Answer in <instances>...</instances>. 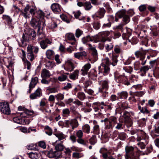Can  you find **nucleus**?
<instances>
[{"mask_svg":"<svg viewBox=\"0 0 159 159\" xmlns=\"http://www.w3.org/2000/svg\"><path fill=\"white\" fill-rule=\"evenodd\" d=\"M39 43L41 48L43 49H45L48 47V45H50L52 43V40L46 38L45 40H42Z\"/></svg>","mask_w":159,"mask_h":159,"instance_id":"nucleus-11","label":"nucleus"},{"mask_svg":"<svg viewBox=\"0 0 159 159\" xmlns=\"http://www.w3.org/2000/svg\"><path fill=\"white\" fill-rule=\"evenodd\" d=\"M99 40L98 39V36L91 37L89 35H88L85 37H84L82 39V41L84 44H86L89 41H94L95 42H97Z\"/></svg>","mask_w":159,"mask_h":159,"instance_id":"nucleus-10","label":"nucleus"},{"mask_svg":"<svg viewBox=\"0 0 159 159\" xmlns=\"http://www.w3.org/2000/svg\"><path fill=\"white\" fill-rule=\"evenodd\" d=\"M63 114L65 116L69 115L70 111L68 108L64 109L62 110Z\"/></svg>","mask_w":159,"mask_h":159,"instance_id":"nucleus-64","label":"nucleus"},{"mask_svg":"<svg viewBox=\"0 0 159 159\" xmlns=\"http://www.w3.org/2000/svg\"><path fill=\"white\" fill-rule=\"evenodd\" d=\"M73 14H74L75 17L77 19H79V20H81V19L79 18V16L81 14V13L80 11H77L74 12Z\"/></svg>","mask_w":159,"mask_h":159,"instance_id":"nucleus-54","label":"nucleus"},{"mask_svg":"<svg viewBox=\"0 0 159 159\" xmlns=\"http://www.w3.org/2000/svg\"><path fill=\"white\" fill-rule=\"evenodd\" d=\"M47 90L49 92V93H57L59 91L58 88L57 87L48 88Z\"/></svg>","mask_w":159,"mask_h":159,"instance_id":"nucleus-29","label":"nucleus"},{"mask_svg":"<svg viewBox=\"0 0 159 159\" xmlns=\"http://www.w3.org/2000/svg\"><path fill=\"white\" fill-rule=\"evenodd\" d=\"M92 84L91 82L89 80L85 81L84 83V87L86 88Z\"/></svg>","mask_w":159,"mask_h":159,"instance_id":"nucleus-63","label":"nucleus"},{"mask_svg":"<svg viewBox=\"0 0 159 159\" xmlns=\"http://www.w3.org/2000/svg\"><path fill=\"white\" fill-rule=\"evenodd\" d=\"M65 37L66 39L69 40H72L75 39L74 34L71 33L66 34Z\"/></svg>","mask_w":159,"mask_h":159,"instance_id":"nucleus-33","label":"nucleus"},{"mask_svg":"<svg viewBox=\"0 0 159 159\" xmlns=\"http://www.w3.org/2000/svg\"><path fill=\"white\" fill-rule=\"evenodd\" d=\"M111 58L112 62L111 63V64L113 66H115L117 64L118 60L117 59V57L116 56H114L112 54Z\"/></svg>","mask_w":159,"mask_h":159,"instance_id":"nucleus-40","label":"nucleus"},{"mask_svg":"<svg viewBox=\"0 0 159 159\" xmlns=\"http://www.w3.org/2000/svg\"><path fill=\"white\" fill-rule=\"evenodd\" d=\"M93 7L90 2H84V7L85 10H90Z\"/></svg>","mask_w":159,"mask_h":159,"instance_id":"nucleus-35","label":"nucleus"},{"mask_svg":"<svg viewBox=\"0 0 159 159\" xmlns=\"http://www.w3.org/2000/svg\"><path fill=\"white\" fill-rule=\"evenodd\" d=\"M117 95L119 98L125 99L128 97V93L126 91H123L118 93H117Z\"/></svg>","mask_w":159,"mask_h":159,"instance_id":"nucleus-24","label":"nucleus"},{"mask_svg":"<svg viewBox=\"0 0 159 159\" xmlns=\"http://www.w3.org/2000/svg\"><path fill=\"white\" fill-rule=\"evenodd\" d=\"M83 31L80 29H77L75 34L76 37L79 38L83 34Z\"/></svg>","mask_w":159,"mask_h":159,"instance_id":"nucleus-57","label":"nucleus"},{"mask_svg":"<svg viewBox=\"0 0 159 159\" xmlns=\"http://www.w3.org/2000/svg\"><path fill=\"white\" fill-rule=\"evenodd\" d=\"M102 69L103 70V71L101 72L100 68L99 67V72L98 74H99L100 73L103 72V75H106L109 73L110 71V69L109 67V60L108 57H106L102 60Z\"/></svg>","mask_w":159,"mask_h":159,"instance_id":"nucleus-2","label":"nucleus"},{"mask_svg":"<svg viewBox=\"0 0 159 159\" xmlns=\"http://www.w3.org/2000/svg\"><path fill=\"white\" fill-rule=\"evenodd\" d=\"M60 17L62 20L66 22L67 23H69L70 22V20L67 16L64 14H61L60 15Z\"/></svg>","mask_w":159,"mask_h":159,"instance_id":"nucleus-48","label":"nucleus"},{"mask_svg":"<svg viewBox=\"0 0 159 159\" xmlns=\"http://www.w3.org/2000/svg\"><path fill=\"white\" fill-rule=\"evenodd\" d=\"M51 8L55 13L58 14L61 11V7L57 3H54L52 4Z\"/></svg>","mask_w":159,"mask_h":159,"instance_id":"nucleus-17","label":"nucleus"},{"mask_svg":"<svg viewBox=\"0 0 159 159\" xmlns=\"http://www.w3.org/2000/svg\"><path fill=\"white\" fill-rule=\"evenodd\" d=\"M114 51L117 54L120 53L122 50L120 47L118 46H116L114 48Z\"/></svg>","mask_w":159,"mask_h":159,"instance_id":"nucleus-62","label":"nucleus"},{"mask_svg":"<svg viewBox=\"0 0 159 159\" xmlns=\"http://www.w3.org/2000/svg\"><path fill=\"white\" fill-rule=\"evenodd\" d=\"M38 82V78L37 77H35L34 78H32L31 79V81L30 82L29 85L30 86H33L34 87L36 84H37Z\"/></svg>","mask_w":159,"mask_h":159,"instance_id":"nucleus-27","label":"nucleus"},{"mask_svg":"<svg viewBox=\"0 0 159 159\" xmlns=\"http://www.w3.org/2000/svg\"><path fill=\"white\" fill-rule=\"evenodd\" d=\"M13 120L15 122L19 124H23V119H19L18 117H14L13 119Z\"/></svg>","mask_w":159,"mask_h":159,"instance_id":"nucleus-56","label":"nucleus"},{"mask_svg":"<svg viewBox=\"0 0 159 159\" xmlns=\"http://www.w3.org/2000/svg\"><path fill=\"white\" fill-rule=\"evenodd\" d=\"M93 26L94 29L98 30L99 29L100 27V23L99 22L96 21L93 23Z\"/></svg>","mask_w":159,"mask_h":159,"instance_id":"nucleus-50","label":"nucleus"},{"mask_svg":"<svg viewBox=\"0 0 159 159\" xmlns=\"http://www.w3.org/2000/svg\"><path fill=\"white\" fill-rule=\"evenodd\" d=\"M42 24L41 21H40L38 18H33L30 21V25L35 29L38 28L40 29L41 25Z\"/></svg>","mask_w":159,"mask_h":159,"instance_id":"nucleus-9","label":"nucleus"},{"mask_svg":"<svg viewBox=\"0 0 159 159\" xmlns=\"http://www.w3.org/2000/svg\"><path fill=\"white\" fill-rule=\"evenodd\" d=\"M46 54L47 58L48 59H50L52 57L55 53L52 50L48 49L46 52Z\"/></svg>","mask_w":159,"mask_h":159,"instance_id":"nucleus-26","label":"nucleus"},{"mask_svg":"<svg viewBox=\"0 0 159 159\" xmlns=\"http://www.w3.org/2000/svg\"><path fill=\"white\" fill-rule=\"evenodd\" d=\"M77 97L81 101L84 100L85 98V94L83 92H79L77 93Z\"/></svg>","mask_w":159,"mask_h":159,"instance_id":"nucleus-37","label":"nucleus"},{"mask_svg":"<svg viewBox=\"0 0 159 159\" xmlns=\"http://www.w3.org/2000/svg\"><path fill=\"white\" fill-rule=\"evenodd\" d=\"M83 135V132L81 130H79L77 131L76 132V135L78 138H82Z\"/></svg>","mask_w":159,"mask_h":159,"instance_id":"nucleus-61","label":"nucleus"},{"mask_svg":"<svg viewBox=\"0 0 159 159\" xmlns=\"http://www.w3.org/2000/svg\"><path fill=\"white\" fill-rule=\"evenodd\" d=\"M113 47V45L112 43H109L106 45L105 48L107 51L108 52L111 50Z\"/></svg>","mask_w":159,"mask_h":159,"instance_id":"nucleus-55","label":"nucleus"},{"mask_svg":"<svg viewBox=\"0 0 159 159\" xmlns=\"http://www.w3.org/2000/svg\"><path fill=\"white\" fill-rule=\"evenodd\" d=\"M42 94L41 89L38 88L35 92L30 95V98L32 99L36 98L38 97H39Z\"/></svg>","mask_w":159,"mask_h":159,"instance_id":"nucleus-19","label":"nucleus"},{"mask_svg":"<svg viewBox=\"0 0 159 159\" xmlns=\"http://www.w3.org/2000/svg\"><path fill=\"white\" fill-rule=\"evenodd\" d=\"M79 70H75L71 75H70V78L73 80H75L78 78L79 75Z\"/></svg>","mask_w":159,"mask_h":159,"instance_id":"nucleus-25","label":"nucleus"},{"mask_svg":"<svg viewBox=\"0 0 159 159\" xmlns=\"http://www.w3.org/2000/svg\"><path fill=\"white\" fill-rule=\"evenodd\" d=\"M62 67L66 70L68 71H71L75 68L74 64L70 60H67L65 64L62 65Z\"/></svg>","mask_w":159,"mask_h":159,"instance_id":"nucleus-13","label":"nucleus"},{"mask_svg":"<svg viewBox=\"0 0 159 159\" xmlns=\"http://www.w3.org/2000/svg\"><path fill=\"white\" fill-rule=\"evenodd\" d=\"M56 150L53 151L51 149L48 152V156L50 158H56L60 155L58 152L57 151H61L64 148V146L61 144H57L55 147Z\"/></svg>","mask_w":159,"mask_h":159,"instance_id":"nucleus-1","label":"nucleus"},{"mask_svg":"<svg viewBox=\"0 0 159 159\" xmlns=\"http://www.w3.org/2000/svg\"><path fill=\"white\" fill-rule=\"evenodd\" d=\"M144 94L143 91L136 92L133 93V95L134 96H137L139 97H141Z\"/></svg>","mask_w":159,"mask_h":159,"instance_id":"nucleus-53","label":"nucleus"},{"mask_svg":"<svg viewBox=\"0 0 159 159\" xmlns=\"http://www.w3.org/2000/svg\"><path fill=\"white\" fill-rule=\"evenodd\" d=\"M113 107V105L111 103L107 102L105 107V109L107 110H111Z\"/></svg>","mask_w":159,"mask_h":159,"instance_id":"nucleus-52","label":"nucleus"},{"mask_svg":"<svg viewBox=\"0 0 159 159\" xmlns=\"http://www.w3.org/2000/svg\"><path fill=\"white\" fill-rule=\"evenodd\" d=\"M0 110L3 113L8 115L10 113V109L7 102L0 103Z\"/></svg>","mask_w":159,"mask_h":159,"instance_id":"nucleus-7","label":"nucleus"},{"mask_svg":"<svg viewBox=\"0 0 159 159\" xmlns=\"http://www.w3.org/2000/svg\"><path fill=\"white\" fill-rule=\"evenodd\" d=\"M123 17V21L125 24H127L130 21V18L128 15L125 14Z\"/></svg>","mask_w":159,"mask_h":159,"instance_id":"nucleus-46","label":"nucleus"},{"mask_svg":"<svg viewBox=\"0 0 159 159\" xmlns=\"http://www.w3.org/2000/svg\"><path fill=\"white\" fill-rule=\"evenodd\" d=\"M45 129L46 130L45 133L49 136L52 135V129L48 126H46L45 127Z\"/></svg>","mask_w":159,"mask_h":159,"instance_id":"nucleus-41","label":"nucleus"},{"mask_svg":"<svg viewBox=\"0 0 159 159\" xmlns=\"http://www.w3.org/2000/svg\"><path fill=\"white\" fill-rule=\"evenodd\" d=\"M55 135L58 139V140L61 141L65 139L66 137V135L62 133H60L55 134Z\"/></svg>","mask_w":159,"mask_h":159,"instance_id":"nucleus-31","label":"nucleus"},{"mask_svg":"<svg viewBox=\"0 0 159 159\" xmlns=\"http://www.w3.org/2000/svg\"><path fill=\"white\" fill-rule=\"evenodd\" d=\"M72 152V151L69 148H66L65 153L66 155V157L65 158L70 159L71 156V153Z\"/></svg>","mask_w":159,"mask_h":159,"instance_id":"nucleus-39","label":"nucleus"},{"mask_svg":"<svg viewBox=\"0 0 159 159\" xmlns=\"http://www.w3.org/2000/svg\"><path fill=\"white\" fill-rule=\"evenodd\" d=\"M82 129L83 131L87 134H89L90 132V127L89 125L88 124H86L82 126Z\"/></svg>","mask_w":159,"mask_h":159,"instance_id":"nucleus-38","label":"nucleus"},{"mask_svg":"<svg viewBox=\"0 0 159 159\" xmlns=\"http://www.w3.org/2000/svg\"><path fill=\"white\" fill-rule=\"evenodd\" d=\"M26 148L28 150H30L36 151L38 149V147L35 144H31L29 145H27Z\"/></svg>","mask_w":159,"mask_h":159,"instance_id":"nucleus-34","label":"nucleus"},{"mask_svg":"<svg viewBox=\"0 0 159 159\" xmlns=\"http://www.w3.org/2000/svg\"><path fill=\"white\" fill-rule=\"evenodd\" d=\"M29 157L32 159H39V155L37 153L31 152L28 154Z\"/></svg>","mask_w":159,"mask_h":159,"instance_id":"nucleus-36","label":"nucleus"},{"mask_svg":"<svg viewBox=\"0 0 159 159\" xmlns=\"http://www.w3.org/2000/svg\"><path fill=\"white\" fill-rule=\"evenodd\" d=\"M31 45H29L27 47V55L28 59L32 61L36 57L37 55L34 54L32 52V48Z\"/></svg>","mask_w":159,"mask_h":159,"instance_id":"nucleus-12","label":"nucleus"},{"mask_svg":"<svg viewBox=\"0 0 159 159\" xmlns=\"http://www.w3.org/2000/svg\"><path fill=\"white\" fill-rule=\"evenodd\" d=\"M26 40V39L25 38V36L24 34H23L22 39H21V44H20L19 43V46L20 47H23L25 46V42Z\"/></svg>","mask_w":159,"mask_h":159,"instance_id":"nucleus-47","label":"nucleus"},{"mask_svg":"<svg viewBox=\"0 0 159 159\" xmlns=\"http://www.w3.org/2000/svg\"><path fill=\"white\" fill-rule=\"evenodd\" d=\"M37 37L39 43L45 37V34L43 33L42 30L41 29L38 30Z\"/></svg>","mask_w":159,"mask_h":159,"instance_id":"nucleus-23","label":"nucleus"},{"mask_svg":"<svg viewBox=\"0 0 159 159\" xmlns=\"http://www.w3.org/2000/svg\"><path fill=\"white\" fill-rule=\"evenodd\" d=\"M91 50L92 51V54L93 57L96 58L97 57L98 53L97 51L95 48H91Z\"/></svg>","mask_w":159,"mask_h":159,"instance_id":"nucleus-49","label":"nucleus"},{"mask_svg":"<svg viewBox=\"0 0 159 159\" xmlns=\"http://www.w3.org/2000/svg\"><path fill=\"white\" fill-rule=\"evenodd\" d=\"M140 65L141 63L139 61H135L134 64V69L136 70L140 69Z\"/></svg>","mask_w":159,"mask_h":159,"instance_id":"nucleus-45","label":"nucleus"},{"mask_svg":"<svg viewBox=\"0 0 159 159\" xmlns=\"http://www.w3.org/2000/svg\"><path fill=\"white\" fill-rule=\"evenodd\" d=\"M116 122L117 119L116 117L114 116H110L105 125V129H112Z\"/></svg>","mask_w":159,"mask_h":159,"instance_id":"nucleus-4","label":"nucleus"},{"mask_svg":"<svg viewBox=\"0 0 159 159\" xmlns=\"http://www.w3.org/2000/svg\"><path fill=\"white\" fill-rule=\"evenodd\" d=\"M51 75L50 72L46 69H43L41 74V77L43 78H48Z\"/></svg>","mask_w":159,"mask_h":159,"instance_id":"nucleus-20","label":"nucleus"},{"mask_svg":"<svg viewBox=\"0 0 159 159\" xmlns=\"http://www.w3.org/2000/svg\"><path fill=\"white\" fill-rule=\"evenodd\" d=\"M18 110L19 111H23V112L20 113V116L22 117H25L26 116L25 115V114L28 115H32L34 113L33 111L29 110L21 106H20L18 107Z\"/></svg>","mask_w":159,"mask_h":159,"instance_id":"nucleus-14","label":"nucleus"},{"mask_svg":"<svg viewBox=\"0 0 159 159\" xmlns=\"http://www.w3.org/2000/svg\"><path fill=\"white\" fill-rule=\"evenodd\" d=\"M114 74L116 80L118 83L122 82L126 79L125 76L120 75L117 72H115Z\"/></svg>","mask_w":159,"mask_h":159,"instance_id":"nucleus-16","label":"nucleus"},{"mask_svg":"<svg viewBox=\"0 0 159 159\" xmlns=\"http://www.w3.org/2000/svg\"><path fill=\"white\" fill-rule=\"evenodd\" d=\"M126 153L125 155V159H130L129 157L134 155V148L132 146H126L125 148Z\"/></svg>","mask_w":159,"mask_h":159,"instance_id":"nucleus-15","label":"nucleus"},{"mask_svg":"<svg viewBox=\"0 0 159 159\" xmlns=\"http://www.w3.org/2000/svg\"><path fill=\"white\" fill-rule=\"evenodd\" d=\"M126 12L124 10H122L118 11L116 13V17L121 18L126 14Z\"/></svg>","mask_w":159,"mask_h":159,"instance_id":"nucleus-32","label":"nucleus"},{"mask_svg":"<svg viewBox=\"0 0 159 159\" xmlns=\"http://www.w3.org/2000/svg\"><path fill=\"white\" fill-rule=\"evenodd\" d=\"M67 78V76L64 75H62L58 77V80L60 81H63L66 80Z\"/></svg>","mask_w":159,"mask_h":159,"instance_id":"nucleus-59","label":"nucleus"},{"mask_svg":"<svg viewBox=\"0 0 159 159\" xmlns=\"http://www.w3.org/2000/svg\"><path fill=\"white\" fill-rule=\"evenodd\" d=\"M151 68L150 66H145L141 67L140 68L139 71L143 72L144 74H145Z\"/></svg>","mask_w":159,"mask_h":159,"instance_id":"nucleus-30","label":"nucleus"},{"mask_svg":"<svg viewBox=\"0 0 159 159\" xmlns=\"http://www.w3.org/2000/svg\"><path fill=\"white\" fill-rule=\"evenodd\" d=\"M37 14L38 16L39 17L40 19L42 20L41 21L43 26H45L46 25L45 23V20L44 19L45 14L41 10L38 11L37 12Z\"/></svg>","mask_w":159,"mask_h":159,"instance_id":"nucleus-22","label":"nucleus"},{"mask_svg":"<svg viewBox=\"0 0 159 159\" xmlns=\"http://www.w3.org/2000/svg\"><path fill=\"white\" fill-rule=\"evenodd\" d=\"M55 97L56 98L57 100L58 101H60L64 99V96L63 94L59 93L55 95Z\"/></svg>","mask_w":159,"mask_h":159,"instance_id":"nucleus-43","label":"nucleus"},{"mask_svg":"<svg viewBox=\"0 0 159 159\" xmlns=\"http://www.w3.org/2000/svg\"><path fill=\"white\" fill-rule=\"evenodd\" d=\"M32 46V52H33L35 54V55L38 53L39 51V47L37 46H34L33 45H31Z\"/></svg>","mask_w":159,"mask_h":159,"instance_id":"nucleus-58","label":"nucleus"},{"mask_svg":"<svg viewBox=\"0 0 159 159\" xmlns=\"http://www.w3.org/2000/svg\"><path fill=\"white\" fill-rule=\"evenodd\" d=\"M2 18L7 21L8 24H10L11 23L12 19L9 16L6 15H3L2 16Z\"/></svg>","mask_w":159,"mask_h":159,"instance_id":"nucleus-44","label":"nucleus"},{"mask_svg":"<svg viewBox=\"0 0 159 159\" xmlns=\"http://www.w3.org/2000/svg\"><path fill=\"white\" fill-rule=\"evenodd\" d=\"M64 125L65 127L67 128H69L71 126L72 129H74L78 127V123L77 120L75 119H69L65 120Z\"/></svg>","mask_w":159,"mask_h":159,"instance_id":"nucleus-6","label":"nucleus"},{"mask_svg":"<svg viewBox=\"0 0 159 159\" xmlns=\"http://www.w3.org/2000/svg\"><path fill=\"white\" fill-rule=\"evenodd\" d=\"M90 143L92 145H94L96 143V137L95 135H92L89 140Z\"/></svg>","mask_w":159,"mask_h":159,"instance_id":"nucleus-51","label":"nucleus"},{"mask_svg":"<svg viewBox=\"0 0 159 159\" xmlns=\"http://www.w3.org/2000/svg\"><path fill=\"white\" fill-rule=\"evenodd\" d=\"M136 57L139 58L141 61V64L142 65H144L147 61V60H144L145 57L146 53L143 51H136L134 53Z\"/></svg>","mask_w":159,"mask_h":159,"instance_id":"nucleus-5","label":"nucleus"},{"mask_svg":"<svg viewBox=\"0 0 159 159\" xmlns=\"http://www.w3.org/2000/svg\"><path fill=\"white\" fill-rule=\"evenodd\" d=\"M154 133L157 134H153V137L154 138L156 137L159 136V126H157L156 125L154 126Z\"/></svg>","mask_w":159,"mask_h":159,"instance_id":"nucleus-42","label":"nucleus"},{"mask_svg":"<svg viewBox=\"0 0 159 159\" xmlns=\"http://www.w3.org/2000/svg\"><path fill=\"white\" fill-rule=\"evenodd\" d=\"M146 9L147 7L146 5L144 4L141 5L139 7V9L141 12L144 11L146 10Z\"/></svg>","mask_w":159,"mask_h":159,"instance_id":"nucleus-60","label":"nucleus"},{"mask_svg":"<svg viewBox=\"0 0 159 159\" xmlns=\"http://www.w3.org/2000/svg\"><path fill=\"white\" fill-rule=\"evenodd\" d=\"M105 13V11L104 8H100L99 10L97 12V14L98 15V16L100 18H102Z\"/></svg>","mask_w":159,"mask_h":159,"instance_id":"nucleus-28","label":"nucleus"},{"mask_svg":"<svg viewBox=\"0 0 159 159\" xmlns=\"http://www.w3.org/2000/svg\"><path fill=\"white\" fill-rule=\"evenodd\" d=\"M91 65L89 63H87L85 64L81 70L82 74L83 75H87L88 71L91 68Z\"/></svg>","mask_w":159,"mask_h":159,"instance_id":"nucleus-18","label":"nucleus"},{"mask_svg":"<svg viewBox=\"0 0 159 159\" xmlns=\"http://www.w3.org/2000/svg\"><path fill=\"white\" fill-rule=\"evenodd\" d=\"M137 140L138 141H141V140L145 141V142H140L138 144L141 149L145 148L146 145L148 144L149 142L148 136L145 133L143 134L142 138L138 136L137 138Z\"/></svg>","mask_w":159,"mask_h":159,"instance_id":"nucleus-3","label":"nucleus"},{"mask_svg":"<svg viewBox=\"0 0 159 159\" xmlns=\"http://www.w3.org/2000/svg\"><path fill=\"white\" fill-rule=\"evenodd\" d=\"M98 84L101 86V87L98 88V92H102V90H107L109 87V81L107 80H100L98 79Z\"/></svg>","mask_w":159,"mask_h":159,"instance_id":"nucleus-8","label":"nucleus"},{"mask_svg":"<svg viewBox=\"0 0 159 159\" xmlns=\"http://www.w3.org/2000/svg\"><path fill=\"white\" fill-rule=\"evenodd\" d=\"M93 123L94 125L93 127V133L95 134H99L100 132L99 125L97 124V122L95 120L93 121Z\"/></svg>","mask_w":159,"mask_h":159,"instance_id":"nucleus-21","label":"nucleus"}]
</instances>
